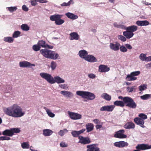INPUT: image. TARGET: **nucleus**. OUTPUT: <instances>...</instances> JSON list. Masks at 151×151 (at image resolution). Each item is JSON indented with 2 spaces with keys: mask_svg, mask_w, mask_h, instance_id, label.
I'll use <instances>...</instances> for the list:
<instances>
[{
  "mask_svg": "<svg viewBox=\"0 0 151 151\" xmlns=\"http://www.w3.org/2000/svg\"><path fill=\"white\" fill-rule=\"evenodd\" d=\"M3 111L7 115L14 118L20 117L25 114L22 108L17 104H14L8 107H4Z\"/></svg>",
  "mask_w": 151,
  "mask_h": 151,
  "instance_id": "nucleus-1",
  "label": "nucleus"
},
{
  "mask_svg": "<svg viewBox=\"0 0 151 151\" xmlns=\"http://www.w3.org/2000/svg\"><path fill=\"white\" fill-rule=\"evenodd\" d=\"M40 75L41 78L50 84H54L55 83L58 84L63 83L65 81L64 79L59 76H56L53 78L51 74L46 73H41Z\"/></svg>",
  "mask_w": 151,
  "mask_h": 151,
  "instance_id": "nucleus-2",
  "label": "nucleus"
},
{
  "mask_svg": "<svg viewBox=\"0 0 151 151\" xmlns=\"http://www.w3.org/2000/svg\"><path fill=\"white\" fill-rule=\"evenodd\" d=\"M119 99H122L127 106L132 109L135 108L137 106L136 104L131 97L126 96L123 97L122 96L118 97Z\"/></svg>",
  "mask_w": 151,
  "mask_h": 151,
  "instance_id": "nucleus-3",
  "label": "nucleus"
},
{
  "mask_svg": "<svg viewBox=\"0 0 151 151\" xmlns=\"http://www.w3.org/2000/svg\"><path fill=\"white\" fill-rule=\"evenodd\" d=\"M76 94L77 95L81 96L83 98L91 100H93L96 98V96L94 93L88 91H77Z\"/></svg>",
  "mask_w": 151,
  "mask_h": 151,
  "instance_id": "nucleus-4",
  "label": "nucleus"
},
{
  "mask_svg": "<svg viewBox=\"0 0 151 151\" xmlns=\"http://www.w3.org/2000/svg\"><path fill=\"white\" fill-rule=\"evenodd\" d=\"M63 17V15L55 14L50 16V18L51 21H55V23L56 25H60L65 22V21L61 19Z\"/></svg>",
  "mask_w": 151,
  "mask_h": 151,
  "instance_id": "nucleus-5",
  "label": "nucleus"
},
{
  "mask_svg": "<svg viewBox=\"0 0 151 151\" xmlns=\"http://www.w3.org/2000/svg\"><path fill=\"white\" fill-rule=\"evenodd\" d=\"M140 74L139 71H134L131 72L130 74H128L126 77V79L128 81H132L137 80V78L136 76H139Z\"/></svg>",
  "mask_w": 151,
  "mask_h": 151,
  "instance_id": "nucleus-6",
  "label": "nucleus"
},
{
  "mask_svg": "<svg viewBox=\"0 0 151 151\" xmlns=\"http://www.w3.org/2000/svg\"><path fill=\"white\" fill-rule=\"evenodd\" d=\"M68 112L70 118L73 120H79L82 118V115L77 113L69 111H68Z\"/></svg>",
  "mask_w": 151,
  "mask_h": 151,
  "instance_id": "nucleus-7",
  "label": "nucleus"
},
{
  "mask_svg": "<svg viewBox=\"0 0 151 151\" xmlns=\"http://www.w3.org/2000/svg\"><path fill=\"white\" fill-rule=\"evenodd\" d=\"M79 141L78 143L82 145H87L91 142L90 139L88 137H84L81 136L78 137Z\"/></svg>",
  "mask_w": 151,
  "mask_h": 151,
  "instance_id": "nucleus-8",
  "label": "nucleus"
},
{
  "mask_svg": "<svg viewBox=\"0 0 151 151\" xmlns=\"http://www.w3.org/2000/svg\"><path fill=\"white\" fill-rule=\"evenodd\" d=\"M38 45L40 46V47L47 48L49 49H52L53 48V46L52 45H48L46 43L45 41L43 40H39L37 42Z\"/></svg>",
  "mask_w": 151,
  "mask_h": 151,
  "instance_id": "nucleus-9",
  "label": "nucleus"
},
{
  "mask_svg": "<svg viewBox=\"0 0 151 151\" xmlns=\"http://www.w3.org/2000/svg\"><path fill=\"white\" fill-rule=\"evenodd\" d=\"M120 44L117 42L111 43L109 44V47L110 49L112 50L117 51L120 48Z\"/></svg>",
  "mask_w": 151,
  "mask_h": 151,
  "instance_id": "nucleus-10",
  "label": "nucleus"
},
{
  "mask_svg": "<svg viewBox=\"0 0 151 151\" xmlns=\"http://www.w3.org/2000/svg\"><path fill=\"white\" fill-rule=\"evenodd\" d=\"M125 132L124 130L121 129L116 132L114 137L119 138H126L127 137L126 135L124 134Z\"/></svg>",
  "mask_w": 151,
  "mask_h": 151,
  "instance_id": "nucleus-11",
  "label": "nucleus"
},
{
  "mask_svg": "<svg viewBox=\"0 0 151 151\" xmlns=\"http://www.w3.org/2000/svg\"><path fill=\"white\" fill-rule=\"evenodd\" d=\"M128 143L124 141L116 142L114 143V145L116 147L118 148H123L127 147L128 146Z\"/></svg>",
  "mask_w": 151,
  "mask_h": 151,
  "instance_id": "nucleus-12",
  "label": "nucleus"
},
{
  "mask_svg": "<svg viewBox=\"0 0 151 151\" xmlns=\"http://www.w3.org/2000/svg\"><path fill=\"white\" fill-rule=\"evenodd\" d=\"M115 107V106L114 105L104 106L101 107L100 110L101 111L111 112L113 110Z\"/></svg>",
  "mask_w": 151,
  "mask_h": 151,
  "instance_id": "nucleus-13",
  "label": "nucleus"
},
{
  "mask_svg": "<svg viewBox=\"0 0 151 151\" xmlns=\"http://www.w3.org/2000/svg\"><path fill=\"white\" fill-rule=\"evenodd\" d=\"M19 66L21 68H31L32 66H35V65L31 64L27 61H21L19 63Z\"/></svg>",
  "mask_w": 151,
  "mask_h": 151,
  "instance_id": "nucleus-14",
  "label": "nucleus"
},
{
  "mask_svg": "<svg viewBox=\"0 0 151 151\" xmlns=\"http://www.w3.org/2000/svg\"><path fill=\"white\" fill-rule=\"evenodd\" d=\"M52 51L46 49H42L40 51L41 54L44 57L50 58Z\"/></svg>",
  "mask_w": 151,
  "mask_h": 151,
  "instance_id": "nucleus-15",
  "label": "nucleus"
},
{
  "mask_svg": "<svg viewBox=\"0 0 151 151\" xmlns=\"http://www.w3.org/2000/svg\"><path fill=\"white\" fill-rule=\"evenodd\" d=\"M132 49V47L129 44H126L125 46L120 45V51L122 52H126L127 51V49L131 50Z\"/></svg>",
  "mask_w": 151,
  "mask_h": 151,
  "instance_id": "nucleus-16",
  "label": "nucleus"
},
{
  "mask_svg": "<svg viewBox=\"0 0 151 151\" xmlns=\"http://www.w3.org/2000/svg\"><path fill=\"white\" fill-rule=\"evenodd\" d=\"M134 121L135 123L137 125H139L142 128H144L145 127L144 124L145 122L142 119L138 117H136L134 119Z\"/></svg>",
  "mask_w": 151,
  "mask_h": 151,
  "instance_id": "nucleus-17",
  "label": "nucleus"
},
{
  "mask_svg": "<svg viewBox=\"0 0 151 151\" xmlns=\"http://www.w3.org/2000/svg\"><path fill=\"white\" fill-rule=\"evenodd\" d=\"M86 147L87 151H100L99 148L95 144L88 145Z\"/></svg>",
  "mask_w": 151,
  "mask_h": 151,
  "instance_id": "nucleus-18",
  "label": "nucleus"
},
{
  "mask_svg": "<svg viewBox=\"0 0 151 151\" xmlns=\"http://www.w3.org/2000/svg\"><path fill=\"white\" fill-rule=\"evenodd\" d=\"M60 93L64 97L68 98H71L73 96V94L71 92L66 90L62 91Z\"/></svg>",
  "mask_w": 151,
  "mask_h": 151,
  "instance_id": "nucleus-19",
  "label": "nucleus"
},
{
  "mask_svg": "<svg viewBox=\"0 0 151 151\" xmlns=\"http://www.w3.org/2000/svg\"><path fill=\"white\" fill-rule=\"evenodd\" d=\"M69 38L71 40H78L79 38V36L77 32H73L69 34Z\"/></svg>",
  "mask_w": 151,
  "mask_h": 151,
  "instance_id": "nucleus-20",
  "label": "nucleus"
},
{
  "mask_svg": "<svg viewBox=\"0 0 151 151\" xmlns=\"http://www.w3.org/2000/svg\"><path fill=\"white\" fill-rule=\"evenodd\" d=\"M85 131L86 129H83L78 131H72L71 132V134L74 137H78L80 136L79 135L83 133Z\"/></svg>",
  "mask_w": 151,
  "mask_h": 151,
  "instance_id": "nucleus-21",
  "label": "nucleus"
},
{
  "mask_svg": "<svg viewBox=\"0 0 151 151\" xmlns=\"http://www.w3.org/2000/svg\"><path fill=\"white\" fill-rule=\"evenodd\" d=\"M88 54V52L86 50H83L79 51L78 53V55L81 58L84 59L86 58Z\"/></svg>",
  "mask_w": 151,
  "mask_h": 151,
  "instance_id": "nucleus-22",
  "label": "nucleus"
},
{
  "mask_svg": "<svg viewBox=\"0 0 151 151\" xmlns=\"http://www.w3.org/2000/svg\"><path fill=\"white\" fill-rule=\"evenodd\" d=\"M85 60L89 62H94L97 61V59L94 56L90 55H88Z\"/></svg>",
  "mask_w": 151,
  "mask_h": 151,
  "instance_id": "nucleus-23",
  "label": "nucleus"
},
{
  "mask_svg": "<svg viewBox=\"0 0 151 151\" xmlns=\"http://www.w3.org/2000/svg\"><path fill=\"white\" fill-rule=\"evenodd\" d=\"M99 71L101 72H108L110 70V68L107 66L101 65L99 66Z\"/></svg>",
  "mask_w": 151,
  "mask_h": 151,
  "instance_id": "nucleus-24",
  "label": "nucleus"
},
{
  "mask_svg": "<svg viewBox=\"0 0 151 151\" xmlns=\"http://www.w3.org/2000/svg\"><path fill=\"white\" fill-rule=\"evenodd\" d=\"M138 29V27L137 26L134 25L129 26L128 27L125 26L124 30L129 31L133 33L136 31Z\"/></svg>",
  "mask_w": 151,
  "mask_h": 151,
  "instance_id": "nucleus-25",
  "label": "nucleus"
},
{
  "mask_svg": "<svg viewBox=\"0 0 151 151\" xmlns=\"http://www.w3.org/2000/svg\"><path fill=\"white\" fill-rule=\"evenodd\" d=\"M135 24L137 25L140 26H146L149 24V22L147 20L137 21Z\"/></svg>",
  "mask_w": 151,
  "mask_h": 151,
  "instance_id": "nucleus-26",
  "label": "nucleus"
},
{
  "mask_svg": "<svg viewBox=\"0 0 151 151\" xmlns=\"http://www.w3.org/2000/svg\"><path fill=\"white\" fill-rule=\"evenodd\" d=\"M65 15L68 18L72 20H75L78 18V16L77 15L69 12L65 13Z\"/></svg>",
  "mask_w": 151,
  "mask_h": 151,
  "instance_id": "nucleus-27",
  "label": "nucleus"
},
{
  "mask_svg": "<svg viewBox=\"0 0 151 151\" xmlns=\"http://www.w3.org/2000/svg\"><path fill=\"white\" fill-rule=\"evenodd\" d=\"M123 35L127 39H130L134 35L133 33L129 31L126 30L123 32Z\"/></svg>",
  "mask_w": 151,
  "mask_h": 151,
  "instance_id": "nucleus-28",
  "label": "nucleus"
},
{
  "mask_svg": "<svg viewBox=\"0 0 151 151\" xmlns=\"http://www.w3.org/2000/svg\"><path fill=\"white\" fill-rule=\"evenodd\" d=\"M52 52L50 55L49 59H51L53 60L59 59L60 58L58 53H55L53 51H51Z\"/></svg>",
  "mask_w": 151,
  "mask_h": 151,
  "instance_id": "nucleus-29",
  "label": "nucleus"
},
{
  "mask_svg": "<svg viewBox=\"0 0 151 151\" xmlns=\"http://www.w3.org/2000/svg\"><path fill=\"white\" fill-rule=\"evenodd\" d=\"M124 127L126 129H134L135 127L134 124L132 122H129L126 124L124 126Z\"/></svg>",
  "mask_w": 151,
  "mask_h": 151,
  "instance_id": "nucleus-30",
  "label": "nucleus"
},
{
  "mask_svg": "<svg viewBox=\"0 0 151 151\" xmlns=\"http://www.w3.org/2000/svg\"><path fill=\"white\" fill-rule=\"evenodd\" d=\"M43 134L45 136H49L51 135L53 133V132L50 129H44L43 130Z\"/></svg>",
  "mask_w": 151,
  "mask_h": 151,
  "instance_id": "nucleus-31",
  "label": "nucleus"
},
{
  "mask_svg": "<svg viewBox=\"0 0 151 151\" xmlns=\"http://www.w3.org/2000/svg\"><path fill=\"white\" fill-rule=\"evenodd\" d=\"M125 23L124 22H120L119 24H118L117 23L115 22L114 24L113 25L114 27H115L121 28L123 29H124L125 28V26L122 24H124Z\"/></svg>",
  "mask_w": 151,
  "mask_h": 151,
  "instance_id": "nucleus-32",
  "label": "nucleus"
},
{
  "mask_svg": "<svg viewBox=\"0 0 151 151\" xmlns=\"http://www.w3.org/2000/svg\"><path fill=\"white\" fill-rule=\"evenodd\" d=\"M101 96L102 98L107 101H110L111 99V96L108 94L106 93H102Z\"/></svg>",
  "mask_w": 151,
  "mask_h": 151,
  "instance_id": "nucleus-33",
  "label": "nucleus"
},
{
  "mask_svg": "<svg viewBox=\"0 0 151 151\" xmlns=\"http://www.w3.org/2000/svg\"><path fill=\"white\" fill-rule=\"evenodd\" d=\"M2 134L4 135L7 136L9 137L13 136V133L12 132L11 129H6L2 132Z\"/></svg>",
  "mask_w": 151,
  "mask_h": 151,
  "instance_id": "nucleus-34",
  "label": "nucleus"
},
{
  "mask_svg": "<svg viewBox=\"0 0 151 151\" xmlns=\"http://www.w3.org/2000/svg\"><path fill=\"white\" fill-rule=\"evenodd\" d=\"M3 40L5 42L12 43L14 42V39H13L12 37H6L4 38Z\"/></svg>",
  "mask_w": 151,
  "mask_h": 151,
  "instance_id": "nucleus-35",
  "label": "nucleus"
},
{
  "mask_svg": "<svg viewBox=\"0 0 151 151\" xmlns=\"http://www.w3.org/2000/svg\"><path fill=\"white\" fill-rule=\"evenodd\" d=\"M44 109L45 110L47 114L50 117L53 118L55 116V114L53 113L50 109L45 107H44Z\"/></svg>",
  "mask_w": 151,
  "mask_h": 151,
  "instance_id": "nucleus-36",
  "label": "nucleus"
},
{
  "mask_svg": "<svg viewBox=\"0 0 151 151\" xmlns=\"http://www.w3.org/2000/svg\"><path fill=\"white\" fill-rule=\"evenodd\" d=\"M17 9V6H10L6 8V10L7 11L10 13H13L16 11Z\"/></svg>",
  "mask_w": 151,
  "mask_h": 151,
  "instance_id": "nucleus-37",
  "label": "nucleus"
},
{
  "mask_svg": "<svg viewBox=\"0 0 151 151\" xmlns=\"http://www.w3.org/2000/svg\"><path fill=\"white\" fill-rule=\"evenodd\" d=\"M86 128L87 129V132H88L93 130V125L92 123H89L86 125Z\"/></svg>",
  "mask_w": 151,
  "mask_h": 151,
  "instance_id": "nucleus-38",
  "label": "nucleus"
},
{
  "mask_svg": "<svg viewBox=\"0 0 151 151\" xmlns=\"http://www.w3.org/2000/svg\"><path fill=\"white\" fill-rule=\"evenodd\" d=\"M147 57L146 56V54L144 53H141L139 56V58L142 61L147 62Z\"/></svg>",
  "mask_w": 151,
  "mask_h": 151,
  "instance_id": "nucleus-39",
  "label": "nucleus"
},
{
  "mask_svg": "<svg viewBox=\"0 0 151 151\" xmlns=\"http://www.w3.org/2000/svg\"><path fill=\"white\" fill-rule=\"evenodd\" d=\"M114 106L121 107H123L125 105V103L124 102L120 101H116L114 102Z\"/></svg>",
  "mask_w": 151,
  "mask_h": 151,
  "instance_id": "nucleus-40",
  "label": "nucleus"
},
{
  "mask_svg": "<svg viewBox=\"0 0 151 151\" xmlns=\"http://www.w3.org/2000/svg\"><path fill=\"white\" fill-rule=\"evenodd\" d=\"M21 32L18 31H15L12 35V37L14 39L15 38H17L20 36Z\"/></svg>",
  "mask_w": 151,
  "mask_h": 151,
  "instance_id": "nucleus-41",
  "label": "nucleus"
},
{
  "mask_svg": "<svg viewBox=\"0 0 151 151\" xmlns=\"http://www.w3.org/2000/svg\"><path fill=\"white\" fill-rule=\"evenodd\" d=\"M21 29L24 31H27L29 30V27L26 24H23L21 26Z\"/></svg>",
  "mask_w": 151,
  "mask_h": 151,
  "instance_id": "nucleus-42",
  "label": "nucleus"
},
{
  "mask_svg": "<svg viewBox=\"0 0 151 151\" xmlns=\"http://www.w3.org/2000/svg\"><path fill=\"white\" fill-rule=\"evenodd\" d=\"M140 98L143 100H147L151 98V95L149 94H145L140 96Z\"/></svg>",
  "mask_w": 151,
  "mask_h": 151,
  "instance_id": "nucleus-43",
  "label": "nucleus"
},
{
  "mask_svg": "<svg viewBox=\"0 0 151 151\" xmlns=\"http://www.w3.org/2000/svg\"><path fill=\"white\" fill-rule=\"evenodd\" d=\"M11 129L13 133V136L14 134V133H18L21 131L20 129L18 128H11Z\"/></svg>",
  "mask_w": 151,
  "mask_h": 151,
  "instance_id": "nucleus-44",
  "label": "nucleus"
},
{
  "mask_svg": "<svg viewBox=\"0 0 151 151\" xmlns=\"http://www.w3.org/2000/svg\"><path fill=\"white\" fill-rule=\"evenodd\" d=\"M127 91L129 93L132 92L133 91L135 92L136 90V86H128L127 88Z\"/></svg>",
  "mask_w": 151,
  "mask_h": 151,
  "instance_id": "nucleus-45",
  "label": "nucleus"
},
{
  "mask_svg": "<svg viewBox=\"0 0 151 151\" xmlns=\"http://www.w3.org/2000/svg\"><path fill=\"white\" fill-rule=\"evenodd\" d=\"M68 130L66 129H64L63 130H61L58 132L59 135L62 137L65 134L68 132Z\"/></svg>",
  "mask_w": 151,
  "mask_h": 151,
  "instance_id": "nucleus-46",
  "label": "nucleus"
},
{
  "mask_svg": "<svg viewBox=\"0 0 151 151\" xmlns=\"http://www.w3.org/2000/svg\"><path fill=\"white\" fill-rule=\"evenodd\" d=\"M59 86L61 89H65V90H68L69 89V87L67 84H60L59 85Z\"/></svg>",
  "mask_w": 151,
  "mask_h": 151,
  "instance_id": "nucleus-47",
  "label": "nucleus"
},
{
  "mask_svg": "<svg viewBox=\"0 0 151 151\" xmlns=\"http://www.w3.org/2000/svg\"><path fill=\"white\" fill-rule=\"evenodd\" d=\"M147 85L145 84L141 85L138 87L139 90L141 91L145 90L147 89Z\"/></svg>",
  "mask_w": 151,
  "mask_h": 151,
  "instance_id": "nucleus-48",
  "label": "nucleus"
},
{
  "mask_svg": "<svg viewBox=\"0 0 151 151\" xmlns=\"http://www.w3.org/2000/svg\"><path fill=\"white\" fill-rule=\"evenodd\" d=\"M21 147L23 149H28L29 145L28 142H24L21 144Z\"/></svg>",
  "mask_w": 151,
  "mask_h": 151,
  "instance_id": "nucleus-49",
  "label": "nucleus"
},
{
  "mask_svg": "<svg viewBox=\"0 0 151 151\" xmlns=\"http://www.w3.org/2000/svg\"><path fill=\"white\" fill-rule=\"evenodd\" d=\"M73 3V0H70L68 2H64L61 4V6H70L71 4Z\"/></svg>",
  "mask_w": 151,
  "mask_h": 151,
  "instance_id": "nucleus-50",
  "label": "nucleus"
},
{
  "mask_svg": "<svg viewBox=\"0 0 151 151\" xmlns=\"http://www.w3.org/2000/svg\"><path fill=\"white\" fill-rule=\"evenodd\" d=\"M33 50L35 51H37L39 50H40L41 48L40 46L38 45V43L37 45H34L32 46Z\"/></svg>",
  "mask_w": 151,
  "mask_h": 151,
  "instance_id": "nucleus-51",
  "label": "nucleus"
},
{
  "mask_svg": "<svg viewBox=\"0 0 151 151\" xmlns=\"http://www.w3.org/2000/svg\"><path fill=\"white\" fill-rule=\"evenodd\" d=\"M50 67L52 70H55L57 66V64L54 61H52L50 64Z\"/></svg>",
  "mask_w": 151,
  "mask_h": 151,
  "instance_id": "nucleus-52",
  "label": "nucleus"
},
{
  "mask_svg": "<svg viewBox=\"0 0 151 151\" xmlns=\"http://www.w3.org/2000/svg\"><path fill=\"white\" fill-rule=\"evenodd\" d=\"M138 116L139 118L142 119L143 120L147 119V116L143 113L140 114H139Z\"/></svg>",
  "mask_w": 151,
  "mask_h": 151,
  "instance_id": "nucleus-53",
  "label": "nucleus"
},
{
  "mask_svg": "<svg viewBox=\"0 0 151 151\" xmlns=\"http://www.w3.org/2000/svg\"><path fill=\"white\" fill-rule=\"evenodd\" d=\"M11 139V138L7 136L0 137V140H9Z\"/></svg>",
  "mask_w": 151,
  "mask_h": 151,
  "instance_id": "nucleus-54",
  "label": "nucleus"
},
{
  "mask_svg": "<svg viewBox=\"0 0 151 151\" xmlns=\"http://www.w3.org/2000/svg\"><path fill=\"white\" fill-rule=\"evenodd\" d=\"M118 38L119 40L123 42H124L126 40V38L122 35L118 36Z\"/></svg>",
  "mask_w": 151,
  "mask_h": 151,
  "instance_id": "nucleus-55",
  "label": "nucleus"
},
{
  "mask_svg": "<svg viewBox=\"0 0 151 151\" xmlns=\"http://www.w3.org/2000/svg\"><path fill=\"white\" fill-rule=\"evenodd\" d=\"M88 77L91 79H94L96 77V75L93 73H90L88 74Z\"/></svg>",
  "mask_w": 151,
  "mask_h": 151,
  "instance_id": "nucleus-56",
  "label": "nucleus"
},
{
  "mask_svg": "<svg viewBox=\"0 0 151 151\" xmlns=\"http://www.w3.org/2000/svg\"><path fill=\"white\" fill-rule=\"evenodd\" d=\"M68 144L65 142H62L60 144V146L62 147H68Z\"/></svg>",
  "mask_w": 151,
  "mask_h": 151,
  "instance_id": "nucleus-57",
  "label": "nucleus"
},
{
  "mask_svg": "<svg viewBox=\"0 0 151 151\" xmlns=\"http://www.w3.org/2000/svg\"><path fill=\"white\" fill-rule=\"evenodd\" d=\"M22 9L24 11L27 12L28 10V8L25 5H23L22 6Z\"/></svg>",
  "mask_w": 151,
  "mask_h": 151,
  "instance_id": "nucleus-58",
  "label": "nucleus"
},
{
  "mask_svg": "<svg viewBox=\"0 0 151 151\" xmlns=\"http://www.w3.org/2000/svg\"><path fill=\"white\" fill-rule=\"evenodd\" d=\"M92 121L94 123L96 124H100V122L99 120L97 119H93V120Z\"/></svg>",
  "mask_w": 151,
  "mask_h": 151,
  "instance_id": "nucleus-59",
  "label": "nucleus"
},
{
  "mask_svg": "<svg viewBox=\"0 0 151 151\" xmlns=\"http://www.w3.org/2000/svg\"><path fill=\"white\" fill-rule=\"evenodd\" d=\"M37 2H39L42 3H46L47 1L46 0H35Z\"/></svg>",
  "mask_w": 151,
  "mask_h": 151,
  "instance_id": "nucleus-60",
  "label": "nucleus"
},
{
  "mask_svg": "<svg viewBox=\"0 0 151 151\" xmlns=\"http://www.w3.org/2000/svg\"><path fill=\"white\" fill-rule=\"evenodd\" d=\"M145 66L147 68H151V62L148 63L145 65Z\"/></svg>",
  "mask_w": 151,
  "mask_h": 151,
  "instance_id": "nucleus-61",
  "label": "nucleus"
},
{
  "mask_svg": "<svg viewBox=\"0 0 151 151\" xmlns=\"http://www.w3.org/2000/svg\"><path fill=\"white\" fill-rule=\"evenodd\" d=\"M36 1L35 0V1H31V4L33 6L36 5L37 4Z\"/></svg>",
  "mask_w": 151,
  "mask_h": 151,
  "instance_id": "nucleus-62",
  "label": "nucleus"
},
{
  "mask_svg": "<svg viewBox=\"0 0 151 151\" xmlns=\"http://www.w3.org/2000/svg\"><path fill=\"white\" fill-rule=\"evenodd\" d=\"M142 3L143 4H145L146 5H151V3H149L148 2H147L145 1H143L142 2Z\"/></svg>",
  "mask_w": 151,
  "mask_h": 151,
  "instance_id": "nucleus-63",
  "label": "nucleus"
},
{
  "mask_svg": "<svg viewBox=\"0 0 151 151\" xmlns=\"http://www.w3.org/2000/svg\"><path fill=\"white\" fill-rule=\"evenodd\" d=\"M102 127V125H101L97 124L96 126V128L97 129L101 128Z\"/></svg>",
  "mask_w": 151,
  "mask_h": 151,
  "instance_id": "nucleus-64",
  "label": "nucleus"
}]
</instances>
